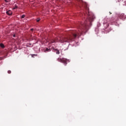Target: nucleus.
<instances>
[{"label":"nucleus","instance_id":"1","mask_svg":"<svg viewBox=\"0 0 126 126\" xmlns=\"http://www.w3.org/2000/svg\"><path fill=\"white\" fill-rule=\"evenodd\" d=\"M84 7L86 10V13H84V17H87V19L84 23L82 22L79 26L78 32L76 31H70L68 32V35L64 37H61L59 40L61 43H69L74 40L76 37H80L82 34V32L87 31L88 27L91 25V22L94 20L95 16L92 13L89 12V8L88 6L87 3L81 2L79 5V7Z\"/></svg>","mask_w":126,"mask_h":126},{"label":"nucleus","instance_id":"2","mask_svg":"<svg viewBox=\"0 0 126 126\" xmlns=\"http://www.w3.org/2000/svg\"><path fill=\"white\" fill-rule=\"evenodd\" d=\"M57 61H58L60 63H63L64 65H66L67 64V62L69 63V60L68 59H66L65 58H59L57 59Z\"/></svg>","mask_w":126,"mask_h":126},{"label":"nucleus","instance_id":"3","mask_svg":"<svg viewBox=\"0 0 126 126\" xmlns=\"http://www.w3.org/2000/svg\"><path fill=\"white\" fill-rule=\"evenodd\" d=\"M118 17L121 19H126V15H125V14H124V13H122V14H119L118 15Z\"/></svg>","mask_w":126,"mask_h":126},{"label":"nucleus","instance_id":"4","mask_svg":"<svg viewBox=\"0 0 126 126\" xmlns=\"http://www.w3.org/2000/svg\"><path fill=\"white\" fill-rule=\"evenodd\" d=\"M6 13L8 15H11L12 14V12L11 10H8Z\"/></svg>","mask_w":126,"mask_h":126},{"label":"nucleus","instance_id":"5","mask_svg":"<svg viewBox=\"0 0 126 126\" xmlns=\"http://www.w3.org/2000/svg\"><path fill=\"white\" fill-rule=\"evenodd\" d=\"M54 52L56 53L57 55H60V50L58 49H54Z\"/></svg>","mask_w":126,"mask_h":126},{"label":"nucleus","instance_id":"6","mask_svg":"<svg viewBox=\"0 0 126 126\" xmlns=\"http://www.w3.org/2000/svg\"><path fill=\"white\" fill-rule=\"evenodd\" d=\"M56 42H59V40L56 39H52L50 41L51 44H53V43H56Z\"/></svg>","mask_w":126,"mask_h":126},{"label":"nucleus","instance_id":"7","mask_svg":"<svg viewBox=\"0 0 126 126\" xmlns=\"http://www.w3.org/2000/svg\"><path fill=\"white\" fill-rule=\"evenodd\" d=\"M45 52H51V49L46 48Z\"/></svg>","mask_w":126,"mask_h":126},{"label":"nucleus","instance_id":"8","mask_svg":"<svg viewBox=\"0 0 126 126\" xmlns=\"http://www.w3.org/2000/svg\"><path fill=\"white\" fill-rule=\"evenodd\" d=\"M0 46L1 48H4V45H3V44H2V43H0Z\"/></svg>","mask_w":126,"mask_h":126},{"label":"nucleus","instance_id":"9","mask_svg":"<svg viewBox=\"0 0 126 126\" xmlns=\"http://www.w3.org/2000/svg\"><path fill=\"white\" fill-rule=\"evenodd\" d=\"M4 1H5V2H9L10 1V0H4Z\"/></svg>","mask_w":126,"mask_h":126},{"label":"nucleus","instance_id":"10","mask_svg":"<svg viewBox=\"0 0 126 126\" xmlns=\"http://www.w3.org/2000/svg\"><path fill=\"white\" fill-rule=\"evenodd\" d=\"M39 21H40V18H38L36 19V22H39Z\"/></svg>","mask_w":126,"mask_h":126},{"label":"nucleus","instance_id":"11","mask_svg":"<svg viewBox=\"0 0 126 126\" xmlns=\"http://www.w3.org/2000/svg\"><path fill=\"white\" fill-rule=\"evenodd\" d=\"M24 17H25V15H22L21 18H24Z\"/></svg>","mask_w":126,"mask_h":126},{"label":"nucleus","instance_id":"12","mask_svg":"<svg viewBox=\"0 0 126 126\" xmlns=\"http://www.w3.org/2000/svg\"><path fill=\"white\" fill-rule=\"evenodd\" d=\"M123 5L126 6V1H124V3H123Z\"/></svg>","mask_w":126,"mask_h":126},{"label":"nucleus","instance_id":"13","mask_svg":"<svg viewBox=\"0 0 126 126\" xmlns=\"http://www.w3.org/2000/svg\"><path fill=\"white\" fill-rule=\"evenodd\" d=\"M8 73H9V74L11 73V71L8 70Z\"/></svg>","mask_w":126,"mask_h":126},{"label":"nucleus","instance_id":"14","mask_svg":"<svg viewBox=\"0 0 126 126\" xmlns=\"http://www.w3.org/2000/svg\"><path fill=\"white\" fill-rule=\"evenodd\" d=\"M16 8H17V6H15V7H14L13 9H16Z\"/></svg>","mask_w":126,"mask_h":126},{"label":"nucleus","instance_id":"15","mask_svg":"<svg viewBox=\"0 0 126 126\" xmlns=\"http://www.w3.org/2000/svg\"><path fill=\"white\" fill-rule=\"evenodd\" d=\"M13 36L14 37H15L16 36V35H15V34H14V35H13Z\"/></svg>","mask_w":126,"mask_h":126},{"label":"nucleus","instance_id":"16","mask_svg":"<svg viewBox=\"0 0 126 126\" xmlns=\"http://www.w3.org/2000/svg\"><path fill=\"white\" fill-rule=\"evenodd\" d=\"M31 30V31H33V30H34V29H32Z\"/></svg>","mask_w":126,"mask_h":126},{"label":"nucleus","instance_id":"17","mask_svg":"<svg viewBox=\"0 0 126 126\" xmlns=\"http://www.w3.org/2000/svg\"><path fill=\"white\" fill-rule=\"evenodd\" d=\"M110 14H112V13L111 12H109Z\"/></svg>","mask_w":126,"mask_h":126},{"label":"nucleus","instance_id":"18","mask_svg":"<svg viewBox=\"0 0 126 126\" xmlns=\"http://www.w3.org/2000/svg\"><path fill=\"white\" fill-rule=\"evenodd\" d=\"M33 56H36V55L34 54Z\"/></svg>","mask_w":126,"mask_h":126}]
</instances>
